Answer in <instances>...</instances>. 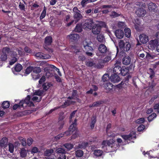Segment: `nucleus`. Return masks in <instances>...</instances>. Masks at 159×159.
<instances>
[{
	"label": "nucleus",
	"mask_w": 159,
	"mask_h": 159,
	"mask_svg": "<svg viewBox=\"0 0 159 159\" xmlns=\"http://www.w3.org/2000/svg\"><path fill=\"white\" fill-rule=\"evenodd\" d=\"M132 66H130L129 67H127L125 66L122 67L120 74L123 76H125L127 74V75L125 79L121 82L120 84H119L117 85L118 88H125L128 84L129 79L131 78V76L130 75L129 72L130 69H132Z\"/></svg>",
	"instance_id": "f257e3e1"
},
{
	"label": "nucleus",
	"mask_w": 159,
	"mask_h": 159,
	"mask_svg": "<svg viewBox=\"0 0 159 159\" xmlns=\"http://www.w3.org/2000/svg\"><path fill=\"white\" fill-rule=\"evenodd\" d=\"M77 119H75L74 121L70 126L68 130L64 132L65 135L66 136H68L69 135L72 134L75 130L77 129Z\"/></svg>",
	"instance_id": "f03ea898"
},
{
	"label": "nucleus",
	"mask_w": 159,
	"mask_h": 159,
	"mask_svg": "<svg viewBox=\"0 0 159 159\" xmlns=\"http://www.w3.org/2000/svg\"><path fill=\"white\" fill-rule=\"evenodd\" d=\"M94 23L93 20L92 18L86 20L83 25V28L85 30H90L93 27Z\"/></svg>",
	"instance_id": "7ed1b4c3"
},
{
	"label": "nucleus",
	"mask_w": 159,
	"mask_h": 159,
	"mask_svg": "<svg viewBox=\"0 0 159 159\" xmlns=\"http://www.w3.org/2000/svg\"><path fill=\"white\" fill-rule=\"evenodd\" d=\"M86 43L85 44H84V50L88 56L92 57L93 56V54L92 52L93 51V48L90 46V44L88 43L87 42H86Z\"/></svg>",
	"instance_id": "20e7f679"
},
{
	"label": "nucleus",
	"mask_w": 159,
	"mask_h": 159,
	"mask_svg": "<svg viewBox=\"0 0 159 159\" xmlns=\"http://www.w3.org/2000/svg\"><path fill=\"white\" fill-rule=\"evenodd\" d=\"M41 71V68L39 67H33V73L31 75L33 79L37 80L40 78V75L39 74Z\"/></svg>",
	"instance_id": "39448f33"
},
{
	"label": "nucleus",
	"mask_w": 159,
	"mask_h": 159,
	"mask_svg": "<svg viewBox=\"0 0 159 159\" xmlns=\"http://www.w3.org/2000/svg\"><path fill=\"white\" fill-rule=\"evenodd\" d=\"M10 51V49L8 47L4 48L2 49L0 59L2 61H5L7 59V54L9 53Z\"/></svg>",
	"instance_id": "423d86ee"
},
{
	"label": "nucleus",
	"mask_w": 159,
	"mask_h": 159,
	"mask_svg": "<svg viewBox=\"0 0 159 159\" xmlns=\"http://www.w3.org/2000/svg\"><path fill=\"white\" fill-rule=\"evenodd\" d=\"M30 96L28 95L25 99L24 100H22L20 101V103L22 104V106L24 107V105L26 104L25 106H28L29 107H34V105L33 102L30 101Z\"/></svg>",
	"instance_id": "0eeeda50"
},
{
	"label": "nucleus",
	"mask_w": 159,
	"mask_h": 159,
	"mask_svg": "<svg viewBox=\"0 0 159 159\" xmlns=\"http://www.w3.org/2000/svg\"><path fill=\"white\" fill-rule=\"evenodd\" d=\"M98 50L102 54L107 55V53L109 52L106 46L103 44H101L98 47Z\"/></svg>",
	"instance_id": "6e6552de"
},
{
	"label": "nucleus",
	"mask_w": 159,
	"mask_h": 159,
	"mask_svg": "<svg viewBox=\"0 0 159 159\" xmlns=\"http://www.w3.org/2000/svg\"><path fill=\"white\" fill-rule=\"evenodd\" d=\"M110 79L111 81L113 83H118L121 80V78L119 75L115 73L111 75Z\"/></svg>",
	"instance_id": "1a4fd4ad"
},
{
	"label": "nucleus",
	"mask_w": 159,
	"mask_h": 159,
	"mask_svg": "<svg viewBox=\"0 0 159 159\" xmlns=\"http://www.w3.org/2000/svg\"><path fill=\"white\" fill-rule=\"evenodd\" d=\"M136 133L133 131L131 132L129 135H124L122 136V138L125 140H131L134 138H136Z\"/></svg>",
	"instance_id": "9d476101"
},
{
	"label": "nucleus",
	"mask_w": 159,
	"mask_h": 159,
	"mask_svg": "<svg viewBox=\"0 0 159 159\" xmlns=\"http://www.w3.org/2000/svg\"><path fill=\"white\" fill-rule=\"evenodd\" d=\"M98 24H95L93 25L91 30H92V32L93 34H98L100 33L101 30V27Z\"/></svg>",
	"instance_id": "9b49d317"
},
{
	"label": "nucleus",
	"mask_w": 159,
	"mask_h": 159,
	"mask_svg": "<svg viewBox=\"0 0 159 159\" xmlns=\"http://www.w3.org/2000/svg\"><path fill=\"white\" fill-rule=\"evenodd\" d=\"M73 17L75 20V23H77L83 18V16L80 12H79L74 13Z\"/></svg>",
	"instance_id": "f8f14e48"
},
{
	"label": "nucleus",
	"mask_w": 159,
	"mask_h": 159,
	"mask_svg": "<svg viewBox=\"0 0 159 159\" xmlns=\"http://www.w3.org/2000/svg\"><path fill=\"white\" fill-rule=\"evenodd\" d=\"M139 39L140 42L143 43H146L148 41V36L143 34L139 35Z\"/></svg>",
	"instance_id": "ddd939ff"
},
{
	"label": "nucleus",
	"mask_w": 159,
	"mask_h": 159,
	"mask_svg": "<svg viewBox=\"0 0 159 159\" xmlns=\"http://www.w3.org/2000/svg\"><path fill=\"white\" fill-rule=\"evenodd\" d=\"M121 68L119 65V64L116 63L114 65V67L113 69V72L114 73L120 75L121 73Z\"/></svg>",
	"instance_id": "4468645a"
},
{
	"label": "nucleus",
	"mask_w": 159,
	"mask_h": 159,
	"mask_svg": "<svg viewBox=\"0 0 159 159\" xmlns=\"http://www.w3.org/2000/svg\"><path fill=\"white\" fill-rule=\"evenodd\" d=\"M116 37L118 39H121L124 36V32L123 30L120 29L117 30L115 32Z\"/></svg>",
	"instance_id": "2eb2a0df"
},
{
	"label": "nucleus",
	"mask_w": 159,
	"mask_h": 159,
	"mask_svg": "<svg viewBox=\"0 0 159 159\" xmlns=\"http://www.w3.org/2000/svg\"><path fill=\"white\" fill-rule=\"evenodd\" d=\"M114 143H113V141L111 140H109L107 142V144L106 145V152H110L112 151V150L110 149V148H111L113 146Z\"/></svg>",
	"instance_id": "dca6fc26"
},
{
	"label": "nucleus",
	"mask_w": 159,
	"mask_h": 159,
	"mask_svg": "<svg viewBox=\"0 0 159 159\" xmlns=\"http://www.w3.org/2000/svg\"><path fill=\"white\" fill-rule=\"evenodd\" d=\"M22 69V66L19 63H17L15 65L14 67L12 68V71L13 73L15 74L16 72H19Z\"/></svg>",
	"instance_id": "f3484780"
},
{
	"label": "nucleus",
	"mask_w": 159,
	"mask_h": 159,
	"mask_svg": "<svg viewBox=\"0 0 159 159\" xmlns=\"http://www.w3.org/2000/svg\"><path fill=\"white\" fill-rule=\"evenodd\" d=\"M47 72L46 73V76L48 77L53 76L55 73L53 69L48 68L47 69Z\"/></svg>",
	"instance_id": "a211bd4d"
},
{
	"label": "nucleus",
	"mask_w": 159,
	"mask_h": 159,
	"mask_svg": "<svg viewBox=\"0 0 159 159\" xmlns=\"http://www.w3.org/2000/svg\"><path fill=\"white\" fill-rule=\"evenodd\" d=\"M136 13L139 16H143L146 13V11L143 8H139L137 9Z\"/></svg>",
	"instance_id": "6ab92c4d"
},
{
	"label": "nucleus",
	"mask_w": 159,
	"mask_h": 159,
	"mask_svg": "<svg viewBox=\"0 0 159 159\" xmlns=\"http://www.w3.org/2000/svg\"><path fill=\"white\" fill-rule=\"evenodd\" d=\"M8 143V139L6 137H3L0 140V146L5 147L7 145Z\"/></svg>",
	"instance_id": "aec40b11"
},
{
	"label": "nucleus",
	"mask_w": 159,
	"mask_h": 159,
	"mask_svg": "<svg viewBox=\"0 0 159 159\" xmlns=\"http://www.w3.org/2000/svg\"><path fill=\"white\" fill-rule=\"evenodd\" d=\"M71 96L74 98V100H76L79 102L81 101V100L79 98V95L78 93V91L76 90H73Z\"/></svg>",
	"instance_id": "412c9836"
},
{
	"label": "nucleus",
	"mask_w": 159,
	"mask_h": 159,
	"mask_svg": "<svg viewBox=\"0 0 159 159\" xmlns=\"http://www.w3.org/2000/svg\"><path fill=\"white\" fill-rule=\"evenodd\" d=\"M104 87L107 92H111L113 88V85L111 83H107L104 85Z\"/></svg>",
	"instance_id": "4be33fe9"
},
{
	"label": "nucleus",
	"mask_w": 159,
	"mask_h": 159,
	"mask_svg": "<svg viewBox=\"0 0 159 159\" xmlns=\"http://www.w3.org/2000/svg\"><path fill=\"white\" fill-rule=\"evenodd\" d=\"M69 37L72 41H76L80 38L79 35L77 34H71L69 35Z\"/></svg>",
	"instance_id": "5701e85b"
},
{
	"label": "nucleus",
	"mask_w": 159,
	"mask_h": 159,
	"mask_svg": "<svg viewBox=\"0 0 159 159\" xmlns=\"http://www.w3.org/2000/svg\"><path fill=\"white\" fill-rule=\"evenodd\" d=\"M131 62V59L129 56H125L122 59V62L123 64L128 65Z\"/></svg>",
	"instance_id": "b1692460"
},
{
	"label": "nucleus",
	"mask_w": 159,
	"mask_h": 159,
	"mask_svg": "<svg viewBox=\"0 0 159 159\" xmlns=\"http://www.w3.org/2000/svg\"><path fill=\"white\" fill-rule=\"evenodd\" d=\"M158 41L157 40H152L150 41L149 42L150 47L152 49H155L156 47L157 48V45L158 44Z\"/></svg>",
	"instance_id": "393cba45"
},
{
	"label": "nucleus",
	"mask_w": 159,
	"mask_h": 159,
	"mask_svg": "<svg viewBox=\"0 0 159 159\" xmlns=\"http://www.w3.org/2000/svg\"><path fill=\"white\" fill-rule=\"evenodd\" d=\"M104 102V101L102 100L97 101L93 102L92 105H89V107L90 108L98 107H99L100 105L103 104Z\"/></svg>",
	"instance_id": "a878e982"
},
{
	"label": "nucleus",
	"mask_w": 159,
	"mask_h": 159,
	"mask_svg": "<svg viewBox=\"0 0 159 159\" xmlns=\"http://www.w3.org/2000/svg\"><path fill=\"white\" fill-rule=\"evenodd\" d=\"M148 9L150 11L154 12L157 6L155 3L150 2L148 4Z\"/></svg>",
	"instance_id": "bb28decb"
},
{
	"label": "nucleus",
	"mask_w": 159,
	"mask_h": 159,
	"mask_svg": "<svg viewBox=\"0 0 159 159\" xmlns=\"http://www.w3.org/2000/svg\"><path fill=\"white\" fill-rule=\"evenodd\" d=\"M83 25L81 23L77 24L75 27V31L76 32L80 33L82 31Z\"/></svg>",
	"instance_id": "cd10ccee"
},
{
	"label": "nucleus",
	"mask_w": 159,
	"mask_h": 159,
	"mask_svg": "<svg viewBox=\"0 0 159 159\" xmlns=\"http://www.w3.org/2000/svg\"><path fill=\"white\" fill-rule=\"evenodd\" d=\"M112 7V6L111 5H103L101 7H99L96 9H94V13H97L99 12V9L100 8L105 9L106 8H111Z\"/></svg>",
	"instance_id": "c85d7f7f"
},
{
	"label": "nucleus",
	"mask_w": 159,
	"mask_h": 159,
	"mask_svg": "<svg viewBox=\"0 0 159 159\" xmlns=\"http://www.w3.org/2000/svg\"><path fill=\"white\" fill-rule=\"evenodd\" d=\"M88 144V142H81L79 144L78 147L80 148L85 149L87 147Z\"/></svg>",
	"instance_id": "c756f323"
},
{
	"label": "nucleus",
	"mask_w": 159,
	"mask_h": 159,
	"mask_svg": "<svg viewBox=\"0 0 159 159\" xmlns=\"http://www.w3.org/2000/svg\"><path fill=\"white\" fill-rule=\"evenodd\" d=\"M66 151L65 149L62 148H58L56 150V152L59 155L64 154H66Z\"/></svg>",
	"instance_id": "7c9ffc66"
},
{
	"label": "nucleus",
	"mask_w": 159,
	"mask_h": 159,
	"mask_svg": "<svg viewBox=\"0 0 159 159\" xmlns=\"http://www.w3.org/2000/svg\"><path fill=\"white\" fill-rule=\"evenodd\" d=\"M125 36L127 38H129L131 35V31L130 29L128 28H126L124 29Z\"/></svg>",
	"instance_id": "2f4dec72"
},
{
	"label": "nucleus",
	"mask_w": 159,
	"mask_h": 159,
	"mask_svg": "<svg viewBox=\"0 0 159 159\" xmlns=\"http://www.w3.org/2000/svg\"><path fill=\"white\" fill-rule=\"evenodd\" d=\"M103 153L102 150H95L94 151L93 154L96 157L101 156Z\"/></svg>",
	"instance_id": "473e14b6"
},
{
	"label": "nucleus",
	"mask_w": 159,
	"mask_h": 159,
	"mask_svg": "<svg viewBox=\"0 0 159 159\" xmlns=\"http://www.w3.org/2000/svg\"><path fill=\"white\" fill-rule=\"evenodd\" d=\"M45 42L46 44L49 45L52 42V38L51 36L46 37L45 39Z\"/></svg>",
	"instance_id": "72a5a7b5"
},
{
	"label": "nucleus",
	"mask_w": 159,
	"mask_h": 159,
	"mask_svg": "<svg viewBox=\"0 0 159 159\" xmlns=\"http://www.w3.org/2000/svg\"><path fill=\"white\" fill-rule=\"evenodd\" d=\"M53 153V150L52 149H47L44 152V155L46 156H50L52 155Z\"/></svg>",
	"instance_id": "f704fd0d"
},
{
	"label": "nucleus",
	"mask_w": 159,
	"mask_h": 159,
	"mask_svg": "<svg viewBox=\"0 0 159 159\" xmlns=\"http://www.w3.org/2000/svg\"><path fill=\"white\" fill-rule=\"evenodd\" d=\"M125 46L123 48V51H128L130 49L131 45L130 44L129 42H126L125 43Z\"/></svg>",
	"instance_id": "c9c22d12"
},
{
	"label": "nucleus",
	"mask_w": 159,
	"mask_h": 159,
	"mask_svg": "<svg viewBox=\"0 0 159 159\" xmlns=\"http://www.w3.org/2000/svg\"><path fill=\"white\" fill-rule=\"evenodd\" d=\"M107 54H108V56L104 58L103 60V62L104 63L107 62L111 60V53L109 52Z\"/></svg>",
	"instance_id": "e433bc0d"
},
{
	"label": "nucleus",
	"mask_w": 159,
	"mask_h": 159,
	"mask_svg": "<svg viewBox=\"0 0 159 159\" xmlns=\"http://www.w3.org/2000/svg\"><path fill=\"white\" fill-rule=\"evenodd\" d=\"M111 123H109L107 125L106 128V131L108 136L110 137H113L114 136V134H110L108 133L109 130L111 128Z\"/></svg>",
	"instance_id": "4c0bfd02"
},
{
	"label": "nucleus",
	"mask_w": 159,
	"mask_h": 159,
	"mask_svg": "<svg viewBox=\"0 0 159 159\" xmlns=\"http://www.w3.org/2000/svg\"><path fill=\"white\" fill-rule=\"evenodd\" d=\"M47 10L46 7L44 6L43 8V9L41 14L40 16L39 17L40 20H42L46 16V11Z\"/></svg>",
	"instance_id": "58836bf2"
},
{
	"label": "nucleus",
	"mask_w": 159,
	"mask_h": 159,
	"mask_svg": "<svg viewBox=\"0 0 159 159\" xmlns=\"http://www.w3.org/2000/svg\"><path fill=\"white\" fill-rule=\"evenodd\" d=\"M2 107L4 109L7 108L10 106V103L8 101H4L2 103Z\"/></svg>",
	"instance_id": "ea45409f"
},
{
	"label": "nucleus",
	"mask_w": 159,
	"mask_h": 159,
	"mask_svg": "<svg viewBox=\"0 0 159 159\" xmlns=\"http://www.w3.org/2000/svg\"><path fill=\"white\" fill-rule=\"evenodd\" d=\"M104 39V37L103 35L102 34H100L97 35V39L98 41L100 42H103Z\"/></svg>",
	"instance_id": "a19ab883"
},
{
	"label": "nucleus",
	"mask_w": 159,
	"mask_h": 159,
	"mask_svg": "<svg viewBox=\"0 0 159 159\" xmlns=\"http://www.w3.org/2000/svg\"><path fill=\"white\" fill-rule=\"evenodd\" d=\"M64 146L68 150H70L73 148L74 145L70 143H66L64 144Z\"/></svg>",
	"instance_id": "79ce46f5"
},
{
	"label": "nucleus",
	"mask_w": 159,
	"mask_h": 159,
	"mask_svg": "<svg viewBox=\"0 0 159 159\" xmlns=\"http://www.w3.org/2000/svg\"><path fill=\"white\" fill-rule=\"evenodd\" d=\"M35 55L37 58H39L40 59H45V56H43V54L41 52H38L37 53L35 54Z\"/></svg>",
	"instance_id": "37998d69"
},
{
	"label": "nucleus",
	"mask_w": 159,
	"mask_h": 159,
	"mask_svg": "<svg viewBox=\"0 0 159 159\" xmlns=\"http://www.w3.org/2000/svg\"><path fill=\"white\" fill-rule=\"evenodd\" d=\"M157 115L155 113H152L148 117V120L149 122L152 121L156 117Z\"/></svg>",
	"instance_id": "c03bdc74"
},
{
	"label": "nucleus",
	"mask_w": 159,
	"mask_h": 159,
	"mask_svg": "<svg viewBox=\"0 0 159 159\" xmlns=\"http://www.w3.org/2000/svg\"><path fill=\"white\" fill-rule=\"evenodd\" d=\"M27 154V152L24 148H22L20 152V156L23 158L25 157Z\"/></svg>",
	"instance_id": "a18cd8bd"
},
{
	"label": "nucleus",
	"mask_w": 159,
	"mask_h": 159,
	"mask_svg": "<svg viewBox=\"0 0 159 159\" xmlns=\"http://www.w3.org/2000/svg\"><path fill=\"white\" fill-rule=\"evenodd\" d=\"M121 15V14H119L116 13L115 11H112L111 14L110 15V16L112 17V18H115L116 17H118Z\"/></svg>",
	"instance_id": "49530a36"
},
{
	"label": "nucleus",
	"mask_w": 159,
	"mask_h": 159,
	"mask_svg": "<svg viewBox=\"0 0 159 159\" xmlns=\"http://www.w3.org/2000/svg\"><path fill=\"white\" fill-rule=\"evenodd\" d=\"M22 107H23L22 106V104H20V102L18 104H15L13 106V109L14 110H16L18 108L20 109Z\"/></svg>",
	"instance_id": "de8ad7c7"
},
{
	"label": "nucleus",
	"mask_w": 159,
	"mask_h": 159,
	"mask_svg": "<svg viewBox=\"0 0 159 159\" xmlns=\"http://www.w3.org/2000/svg\"><path fill=\"white\" fill-rule=\"evenodd\" d=\"M119 45L120 50H121V51H123V48L125 46V43L124 41L123 40H121L119 42Z\"/></svg>",
	"instance_id": "09e8293b"
},
{
	"label": "nucleus",
	"mask_w": 159,
	"mask_h": 159,
	"mask_svg": "<svg viewBox=\"0 0 159 159\" xmlns=\"http://www.w3.org/2000/svg\"><path fill=\"white\" fill-rule=\"evenodd\" d=\"M76 156L78 157H81L83 155V152L82 150H78L75 152Z\"/></svg>",
	"instance_id": "8fccbe9b"
},
{
	"label": "nucleus",
	"mask_w": 159,
	"mask_h": 159,
	"mask_svg": "<svg viewBox=\"0 0 159 159\" xmlns=\"http://www.w3.org/2000/svg\"><path fill=\"white\" fill-rule=\"evenodd\" d=\"M91 2L90 0H82L80 3L82 7H84L87 4Z\"/></svg>",
	"instance_id": "3c124183"
},
{
	"label": "nucleus",
	"mask_w": 159,
	"mask_h": 159,
	"mask_svg": "<svg viewBox=\"0 0 159 159\" xmlns=\"http://www.w3.org/2000/svg\"><path fill=\"white\" fill-rule=\"evenodd\" d=\"M33 70V66H29L25 70V73L27 74H29Z\"/></svg>",
	"instance_id": "603ef678"
},
{
	"label": "nucleus",
	"mask_w": 159,
	"mask_h": 159,
	"mask_svg": "<svg viewBox=\"0 0 159 159\" xmlns=\"http://www.w3.org/2000/svg\"><path fill=\"white\" fill-rule=\"evenodd\" d=\"M9 151L10 152L12 153L13 152L14 149V146L13 144L9 143L8 144Z\"/></svg>",
	"instance_id": "864d4df0"
},
{
	"label": "nucleus",
	"mask_w": 159,
	"mask_h": 159,
	"mask_svg": "<svg viewBox=\"0 0 159 159\" xmlns=\"http://www.w3.org/2000/svg\"><path fill=\"white\" fill-rule=\"evenodd\" d=\"M86 66L89 67H91L93 66L94 67V65H95V63L93 61H87L86 63Z\"/></svg>",
	"instance_id": "5fc2aeb1"
},
{
	"label": "nucleus",
	"mask_w": 159,
	"mask_h": 159,
	"mask_svg": "<svg viewBox=\"0 0 159 159\" xmlns=\"http://www.w3.org/2000/svg\"><path fill=\"white\" fill-rule=\"evenodd\" d=\"M109 75L108 74H105L102 77V80L103 81H106L110 79Z\"/></svg>",
	"instance_id": "6e6d98bb"
},
{
	"label": "nucleus",
	"mask_w": 159,
	"mask_h": 159,
	"mask_svg": "<svg viewBox=\"0 0 159 159\" xmlns=\"http://www.w3.org/2000/svg\"><path fill=\"white\" fill-rule=\"evenodd\" d=\"M42 97H40L39 98L37 96H34L32 98V100L33 101L37 102H39L41 100Z\"/></svg>",
	"instance_id": "4d7b16f0"
},
{
	"label": "nucleus",
	"mask_w": 159,
	"mask_h": 159,
	"mask_svg": "<svg viewBox=\"0 0 159 159\" xmlns=\"http://www.w3.org/2000/svg\"><path fill=\"white\" fill-rule=\"evenodd\" d=\"M9 61V64L12 65L15 63L17 60V57H13Z\"/></svg>",
	"instance_id": "13d9d810"
},
{
	"label": "nucleus",
	"mask_w": 159,
	"mask_h": 159,
	"mask_svg": "<svg viewBox=\"0 0 159 159\" xmlns=\"http://www.w3.org/2000/svg\"><path fill=\"white\" fill-rule=\"evenodd\" d=\"M19 7L20 8V9L21 11H25V6L24 5V4L22 3L21 2H20L19 3Z\"/></svg>",
	"instance_id": "bf43d9fd"
},
{
	"label": "nucleus",
	"mask_w": 159,
	"mask_h": 159,
	"mask_svg": "<svg viewBox=\"0 0 159 159\" xmlns=\"http://www.w3.org/2000/svg\"><path fill=\"white\" fill-rule=\"evenodd\" d=\"M54 76L55 77V78L56 80V81L59 83H61L62 82V80L61 78L57 74L55 73Z\"/></svg>",
	"instance_id": "052dcab7"
},
{
	"label": "nucleus",
	"mask_w": 159,
	"mask_h": 159,
	"mask_svg": "<svg viewBox=\"0 0 159 159\" xmlns=\"http://www.w3.org/2000/svg\"><path fill=\"white\" fill-rule=\"evenodd\" d=\"M138 58L141 60H143L144 58L145 54L143 53H140L139 52L137 54Z\"/></svg>",
	"instance_id": "680f3d73"
},
{
	"label": "nucleus",
	"mask_w": 159,
	"mask_h": 159,
	"mask_svg": "<svg viewBox=\"0 0 159 159\" xmlns=\"http://www.w3.org/2000/svg\"><path fill=\"white\" fill-rule=\"evenodd\" d=\"M50 67H51L52 69H54L55 70H56V71H57L59 75L61 76H62V75L60 72L59 71V69L57 68L56 67H55L54 65H51L50 66Z\"/></svg>",
	"instance_id": "e2e57ef3"
},
{
	"label": "nucleus",
	"mask_w": 159,
	"mask_h": 159,
	"mask_svg": "<svg viewBox=\"0 0 159 159\" xmlns=\"http://www.w3.org/2000/svg\"><path fill=\"white\" fill-rule=\"evenodd\" d=\"M43 93V91L40 90H38L34 93V94L36 95L41 96Z\"/></svg>",
	"instance_id": "0e129e2a"
},
{
	"label": "nucleus",
	"mask_w": 159,
	"mask_h": 159,
	"mask_svg": "<svg viewBox=\"0 0 159 159\" xmlns=\"http://www.w3.org/2000/svg\"><path fill=\"white\" fill-rule=\"evenodd\" d=\"M64 124V121H59V127H58L59 129H61L63 127Z\"/></svg>",
	"instance_id": "69168bd1"
},
{
	"label": "nucleus",
	"mask_w": 159,
	"mask_h": 159,
	"mask_svg": "<svg viewBox=\"0 0 159 159\" xmlns=\"http://www.w3.org/2000/svg\"><path fill=\"white\" fill-rule=\"evenodd\" d=\"M24 50L26 53H32V50L27 46H25L24 48Z\"/></svg>",
	"instance_id": "338daca9"
},
{
	"label": "nucleus",
	"mask_w": 159,
	"mask_h": 159,
	"mask_svg": "<svg viewBox=\"0 0 159 159\" xmlns=\"http://www.w3.org/2000/svg\"><path fill=\"white\" fill-rule=\"evenodd\" d=\"M153 109L154 110H157L158 113H159V103L155 104L153 106Z\"/></svg>",
	"instance_id": "774afa93"
}]
</instances>
